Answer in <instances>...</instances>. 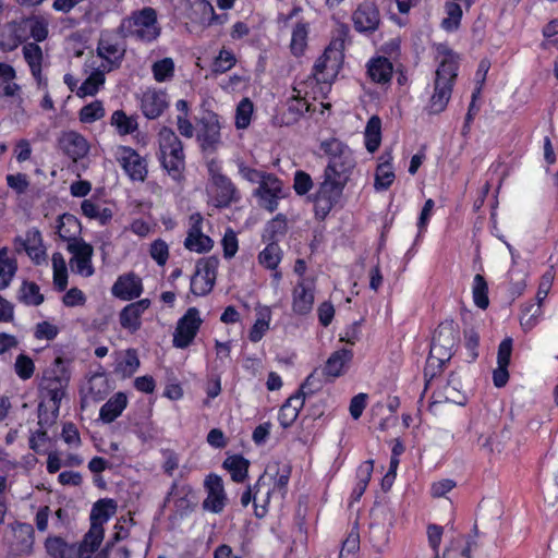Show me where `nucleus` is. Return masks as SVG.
Returning a JSON list of instances; mask_svg holds the SVG:
<instances>
[{"label": "nucleus", "mask_w": 558, "mask_h": 558, "mask_svg": "<svg viewBox=\"0 0 558 558\" xmlns=\"http://www.w3.org/2000/svg\"><path fill=\"white\" fill-rule=\"evenodd\" d=\"M142 292V279L133 272L119 276L111 288L112 295L123 301L137 299Z\"/></svg>", "instance_id": "20"}, {"label": "nucleus", "mask_w": 558, "mask_h": 558, "mask_svg": "<svg viewBox=\"0 0 558 558\" xmlns=\"http://www.w3.org/2000/svg\"><path fill=\"white\" fill-rule=\"evenodd\" d=\"M151 72L155 81L168 82L174 76V62L171 58H163L153 63Z\"/></svg>", "instance_id": "45"}, {"label": "nucleus", "mask_w": 558, "mask_h": 558, "mask_svg": "<svg viewBox=\"0 0 558 558\" xmlns=\"http://www.w3.org/2000/svg\"><path fill=\"white\" fill-rule=\"evenodd\" d=\"M149 306V299H142L124 306L119 314L121 327L131 333L136 332L142 326V315Z\"/></svg>", "instance_id": "19"}, {"label": "nucleus", "mask_w": 558, "mask_h": 558, "mask_svg": "<svg viewBox=\"0 0 558 558\" xmlns=\"http://www.w3.org/2000/svg\"><path fill=\"white\" fill-rule=\"evenodd\" d=\"M59 145L73 161L84 158L89 151L86 138L75 131L64 132L59 138Z\"/></svg>", "instance_id": "22"}, {"label": "nucleus", "mask_w": 558, "mask_h": 558, "mask_svg": "<svg viewBox=\"0 0 558 558\" xmlns=\"http://www.w3.org/2000/svg\"><path fill=\"white\" fill-rule=\"evenodd\" d=\"M140 359L135 349H128L124 356L117 362L114 372L122 377H131L140 367Z\"/></svg>", "instance_id": "38"}, {"label": "nucleus", "mask_w": 558, "mask_h": 558, "mask_svg": "<svg viewBox=\"0 0 558 558\" xmlns=\"http://www.w3.org/2000/svg\"><path fill=\"white\" fill-rule=\"evenodd\" d=\"M168 95L163 90L147 89L141 99V110L150 120L159 118L168 108Z\"/></svg>", "instance_id": "21"}, {"label": "nucleus", "mask_w": 558, "mask_h": 558, "mask_svg": "<svg viewBox=\"0 0 558 558\" xmlns=\"http://www.w3.org/2000/svg\"><path fill=\"white\" fill-rule=\"evenodd\" d=\"M159 160L162 168L175 181L183 179L185 154L183 143L171 128L162 126L158 133Z\"/></svg>", "instance_id": "4"}, {"label": "nucleus", "mask_w": 558, "mask_h": 558, "mask_svg": "<svg viewBox=\"0 0 558 558\" xmlns=\"http://www.w3.org/2000/svg\"><path fill=\"white\" fill-rule=\"evenodd\" d=\"M328 162L316 192L311 196L315 217L324 220L342 197L355 160L350 147L338 138L325 140L319 145Z\"/></svg>", "instance_id": "1"}, {"label": "nucleus", "mask_w": 558, "mask_h": 558, "mask_svg": "<svg viewBox=\"0 0 558 558\" xmlns=\"http://www.w3.org/2000/svg\"><path fill=\"white\" fill-rule=\"evenodd\" d=\"M111 125H113L120 135L132 134L137 129L136 119L128 117L123 110H116L111 116Z\"/></svg>", "instance_id": "42"}, {"label": "nucleus", "mask_w": 558, "mask_h": 558, "mask_svg": "<svg viewBox=\"0 0 558 558\" xmlns=\"http://www.w3.org/2000/svg\"><path fill=\"white\" fill-rule=\"evenodd\" d=\"M470 543L465 546H462L460 542L451 543V545L446 548L442 558H471L470 557Z\"/></svg>", "instance_id": "64"}, {"label": "nucleus", "mask_w": 558, "mask_h": 558, "mask_svg": "<svg viewBox=\"0 0 558 558\" xmlns=\"http://www.w3.org/2000/svg\"><path fill=\"white\" fill-rule=\"evenodd\" d=\"M68 251L73 255L70 260L72 270L84 277H90L95 271L92 265L93 246L81 240V243L68 245Z\"/></svg>", "instance_id": "18"}, {"label": "nucleus", "mask_w": 558, "mask_h": 558, "mask_svg": "<svg viewBox=\"0 0 558 558\" xmlns=\"http://www.w3.org/2000/svg\"><path fill=\"white\" fill-rule=\"evenodd\" d=\"M117 505L112 499H100L96 501L90 511V524L102 526L109 518L114 514Z\"/></svg>", "instance_id": "33"}, {"label": "nucleus", "mask_w": 558, "mask_h": 558, "mask_svg": "<svg viewBox=\"0 0 558 558\" xmlns=\"http://www.w3.org/2000/svg\"><path fill=\"white\" fill-rule=\"evenodd\" d=\"M308 104L300 97H293L288 102L287 112L283 113V123L287 125L298 122L308 111Z\"/></svg>", "instance_id": "40"}, {"label": "nucleus", "mask_w": 558, "mask_h": 558, "mask_svg": "<svg viewBox=\"0 0 558 558\" xmlns=\"http://www.w3.org/2000/svg\"><path fill=\"white\" fill-rule=\"evenodd\" d=\"M23 247L29 258L37 265L45 260L46 252L41 243V235L39 231L27 233V239L23 242Z\"/></svg>", "instance_id": "36"}, {"label": "nucleus", "mask_w": 558, "mask_h": 558, "mask_svg": "<svg viewBox=\"0 0 558 558\" xmlns=\"http://www.w3.org/2000/svg\"><path fill=\"white\" fill-rule=\"evenodd\" d=\"M57 230L60 239L66 241L68 245L81 243L82 239L78 235L82 232V226L74 215L66 213L59 216Z\"/></svg>", "instance_id": "25"}, {"label": "nucleus", "mask_w": 558, "mask_h": 558, "mask_svg": "<svg viewBox=\"0 0 558 558\" xmlns=\"http://www.w3.org/2000/svg\"><path fill=\"white\" fill-rule=\"evenodd\" d=\"M222 466L230 473L235 483H242L247 477L250 462L240 454L228 457Z\"/></svg>", "instance_id": "32"}, {"label": "nucleus", "mask_w": 558, "mask_h": 558, "mask_svg": "<svg viewBox=\"0 0 558 558\" xmlns=\"http://www.w3.org/2000/svg\"><path fill=\"white\" fill-rule=\"evenodd\" d=\"M204 486L207 490V497L202 504L203 509L213 513H221L228 500L222 478L211 473L206 477Z\"/></svg>", "instance_id": "15"}, {"label": "nucleus", "mask_w": 558, "mask_h": 558, "mask_svg": "<svg viewBox=\"0 0 558 558\" xmlns=\"http://www.w3.org/2000/svg\"><path fill=\"white\" fill-rule=\"evenodd\" d=\"M209 173L211 201L215 207L226 208L240 201V193L228 177L215 170L213 166L209 167Z\"/></svg>", "instance_id": "8"}, {"label": "nucleus", "mask_w": 558, "mask_h": 558, "mask_svg": "<svg viewBox=\"0 0 558 558\" xmlns=\"http://www.w3.org/2000/svg\"><path fill=\"white\" fill-rule=\"evenodd\" d=\"M381 141V120L378 116H372L365 128V147L369 153H375Z\"/></svg>", "instance_id": "34"}, {"label": "nucleus", "mask_w": 558, "mask_h": 558, "mask_svg": "<svg viewBox=\"0 0 558 558\" xmlns=\"http://www.w3.org/2000/svg\"><path fill=\"white\" fill-rule=\"evenodd\" d=\"M70 380V374L63 365V360L57 357L53 366L44 372L40 383V389L46 391L47 397L53 403V418L57 417L61 400L64 396V389Z\"/></svg>", "instance_id": "6"}, {"label": "nucleus", "mask_w": 558, "mask_h": 558, "mask_svg": "<svg viewBox=\"0 0 558 558\" xmlns=\"http://www.w3.org/2000/svg\"><path fill=\"white\" fill-rule=\"evenodd\" d=\"M45 549L51 558H78L76 544H69L60 536H48Z\"/></svg>", "instance_id": "30"}, {"label": "nucleus", "mask_w": 558, "mask_h": 558, "mask_svg": "<svg viewBox=\"0 0 558 558\" xmlns=\"http://www.w3.org/2000/svg\"><path fill=\"white\" fill-rule=\"evenodd\" d=\"M105 116V108L100 100H95L84 106L78 113L80 121L83 123H93Z\"/></svg>", "instance_id": "55"}, {"label": "nucleus", "mask_w": 558, "mask_h": 558, "mask_svg": "<svg viewBox=\"0 0 558 558\" xmlns=\"http://www.w3.org/2000/svg\"><path fill=\"white\" fill-rule=\"evenodd\" d=\"M222 247L225 258H231L238 252V239L232 230H228L222 238Z\"/></svg>", "instance_id": "63"}, {"label": "nucleus", "mask_w": 558, "mask_h": 558, "mask_svg": "<svg viewBox=\"0 0 558 558\" xmlns=\"http://www.w3.org/2000/svg\"><path fill=\"white\" fill-rule=\"evenodd\" d=\"M88 393L94 401H101L110 390L107 377L104 374H95L88 381Z\"/></svg>", "instance_id": "43"}, {"label": "nucleus", "mask_w": 558, "mask_h": 558, "mask_svg": "<svg viewBox=\"0 0 558 558\" xmlns=\"http://www.w3.org/2000/svg\"><path fill=\"white\" fill-rule=\"evenodd\" d=\"M258 197L259 206L272 213L278 207V201L282 197V182L275 174H267L260 185L254 191Z\"/></svg>", "instance_id": "17"}, {"label": "nucleus", "mask_w": 558, "mask_h": 558, "mask_svg": "<svg viewBox=\"0 0 558 558\" xmlns=\"http://www.w3.org/2000/svg\"><path fill=\"white\" fill-rule=\"evenodd\" d=\"M307 25L304 23H298L292 32L291 38V51L294 56H300L303 53L304 48L306 47L307 39Z\"/></svg>", "instance_id": "54"}, {"label": "nucleus", "mask_w": 558, "mask_h": 558, "mask_svg": "<svg viewBox=\"0 0 558 558\" xmlns=\"http://www.w3.org/2000/svg\"><path fill=\"white\" fill-rule=\"evenodd\" d=\"M252 114H253V102L248 98H243L236 107V113H235L236 129H246L251 123Z\"/></svg>", "instance_id": "56"}, {"label": "nucleus", "mask_w": 558, "mask_h": 558, "mask_svg": "<svg viewBox=\"0 0 558 558\" xmlns=\"http://www.w3.org/2000/svg\"><path fill=\"white\" fill-rule=\"evenodd\" d=\"M236 63L235 56L233 52L221 49L219 54L214 59L211 64V72L214 74H222L232 69Z\"/></svg>", "instance_id": "51"}, {"label": "nucleus", "mask_w": 558, "mask_h": 558, "mask_svg": "<svg viewBox=\"0 0 558 558\" xmlns=\"http://www.w3.org/2000/svg\"><path fill=\"white\" fill-rule=\"evenodd\" d=\"M353 353L349 349H340L331 353L322 369V375L335 379L344 373V368L352 361Z\"/></svg>", "instance_id": "23"}, {"label": "nucleus", "mask_w": 558, "mask_h": 558, "mask_svg": "<svg viewBox=\"0 0 558 558\" xmlns=\"http://www.w3.org/2000/svg\"><path fill=\"white\" fill-rule=\"evenodd\" d=\"M104 83L105 75L101 72H94L77 88L76 95L81 98L94 96Z\"/></svg>", "instance_id": "47"}, {"label": "nucleus", "mask_w": 558, "mask_h": 558, "mask_svg": "<svg viewBox=\"0 0 558 558\" xmlns=\"http://www.w3.org/2000/svg\"><path fill=\"white\" fill-rule=\"evenodd\" d=\"M269 322H270V311L268 307L258 312V317L255 322V324L252 326L248 339L252 342H258L262 340L266 331L269 329Z\"/></svg>", "instance_id": "46"}, {"label": "nucleus", "mask_w": 558, "mask_h": 558, "mask_svg": "<svg viewBox=\"0 0 558 558\" xmlns=\"http://www.w3.org/2000/svg\"><path fill=\"white\" fill-rule=\"evenodd\" d=\"M17 269L16 260L8 257L7 247L0 250V290L5 289Z\"/></svg>", "instance_id": "39"}, {"label": "nucleus", "mask_w": 558, "mask_h": 558, "mask_svg": "<svg viewBox=\"0 0 558 558\" xmlns=\"http://www.w3.org/2000/svg\"><path fill=\"white\" fill-rule=\"evenodd\" d=\"M292 310L298 315H306L312 311L314 303V293L304 281H300L293 289Z\"/></svg>", "instance_id": "27"}, {"label": "nucleus", "mask_w": 558, "mask_h": 558, "mask_svg": "<svg viewBox=\"0 0 558 558\" xmlns=\"http://www.w3.org/2000/svg\"><path fill=\"white\" fill-rule=\"evenodd\" d=\"M219 259L216 256L201 258L196 264L195 275L191 280V291L195 295H206L209 293L216 281Z\"/></svg>", "instance_id": "9"}, {"label": "nucleus", "mask_w": 558, "mask_h": 558, "mask_svg": "<svg viewBox=\"0 0 558 558\" xmlns=\"http://www.w3.org/2000/svg\"><path fill=\"white\" fill-rule=\"evenodd\" d=\"M395 180V173L392 171L390 162L387 160L380 163L376 169L374 186L377 191L387 190Z\"/></svg>", "instance_id": "48"}, {"label": "nucleus", "mask_w": 558, "mask_h": 558, "mask_svg": "<svg viewBox=\"0 0 558 558\" xmlns=\"http://www.w3.org/2000/svg\"><path fill=\"white\" fill-rule=\"evenodd\" d=\"M343 49H344V40L341 38L332 39L330 41V44L328 45V47L325 49L324 52L333 59V64L331 65V70H335L338 62L342 59Z\"/></svg>", "instance_id": "62"}, {"label": "nucleus", "mask_w": 558, "mask_h": 558, "mask_svg": "<svg viewBox=\"0 0 558 558\" xmlns=\"http://www.w3.org/2000/svg\"><path fill=\"white\" fill-rule=\"evenodd\" d=\"M9 535L5 536L10 550L17 555H28L33 550L35 531L32 524L13 522L8 525Z\"/></svg>", "instance_id": "11"}, {"label": "nucleus", "mask_w": 558, "mask_h": 558, "mask_svg": "<svg viewBox=\"0 0 558 558\" xmlns=\"http://www.w3.org/2000/svg\"><path fill=\"white\" fill-rule=\"evenodd\" d=\"M17 299L25 305L38 306L44 302V295L40 293L39 286L33 281H23Z\"/></svg>", "instance_id": "37"}, {"label": "nucleus", "mask_w": 558, "mask_h": 558, "mask_svg": "<svg viewBox=\"0 0 558 558\" xmlns=\"http://www.w3.org/2000/svg\"><path fill=\"white\" fill-rule=\"evenodd\" d=\"M128 405V397L124 392L114 393L99 411V418L104 423H112L119 417Z\"/></svg>", "instance_id": "28"}, {"label": "nucleus", "mask_w": 558, "mask_h": 558, "mask_svg": "<svg viewBox=\"0 0 558 558\" xmlns=\"http://www.w3.org/2000/svg\"><path fill=\"white\" fill-rule=\"evenodd\" d=\"M105 535L104 526L90 524L88 532L84 535L82 542L76 545L78 558H92L93 554L98 549Z\"/></svg>", "instance_id": "26"}, {"label": "nucleus", "mask_w": 558, "mask_h": 558, "mask_svg": "<svg viewBox=\"0 0 558 558\" xmlns=\"http://www.w3.org/2000/svg\"><path fill=\"white\" fill-rule=\"evenodd\" d=\"M97 54L119 68L125 56V47L110 37L101 36L97 44Z\"/></svg>", "instance_id": "24"}, {"label": "nucleus", "mask_w": 558, "mask_h": 558, "mask_svg": "<svg viewBox=\"0 0 558 558\" xmlns=\"http://www.w3.org/2000/svg\"><path fill=\"white\" fill-rule=\"evenodd\" d=\"M458 65L453 60L445 59L436 71L434 94L427 107L428 113L442 112L451 97L453 82L457 77Z\"/></svg>", "instance_id": "5"}, {"label": "nucleus", "mask_w": 558, "mask_h": 558, "mask_svg": "<svg viewBox=\"0 0 558 558\" xmlns=\"http://www.w3.org/2000/svg\"><path fill=\"white\" fill-rule=\"evenodd\" d=\"M151 258L159 265L163 266L169 257V247L168 244L161 240L157 239L150 244L149 250Z\"/></svg>", "instance_id": "61"}, {"label": "nucleus", "mask_w": 558, "mask_h": 558, "mask_svg": "<svg viewBox=\"0 0 558 558\" xmlns=\"http://www.w3.org/2000/svg\"><path fill=\"white\" fill-rule=\"evenodd\" d=\"M203 216L194 213L190 216V228L184 240V247L198 254L207 253L214 247V241L202 231Z\"/></svg>", "instance_id": "14"}, {"label": "nucleus", "mask_w": 558, "mask_h": 558, "mask_svg": "<svg viewBox=\"0 0 558 558\" xmlns=\"http://www.w3.org/2000/svg\"><path fill=\"white\" fill-rule=\"evenodd\" d=\"M117 160L132 181L143 182L147 178V161L134 148L120 146Z\"/></svg>", "instance_id": "12"}, {"label": "nucleus", "mask_w": 558, "mask_h": 558, "mask_svg": "<svg viewBox=\"0 0 558 558\" xmlns=\"http://www.w3.org/2000/svg\"><path fill=\"white\" fill-rule=\"evenodd\" d=\"M360 549V535L357 532H351L343 541L339 558H356Z\"/></svg>", "instance_id": "58"}, {"label": "nucleus", "mask_w": 558, "mask_h": 558, "mask_svg": "<svg viewBox=\"0 0 558 558\" xmlns=\"http://www.w3.org/2000/svg\"><path fill=\"white\" fill-rule=\"evenodd\" d=\"M14 368H15L16 375L21 379L26 380L33 376L34 371H35V365H34L33 360L29 356H27L25 354H20V355H17V357L15 360Z\"/></svg>", "instance_id": "59"}, {"label": "nucleus", "mask_w": 558, "mask_h": 558, "mask_svg": "<svg viewBox=\"0 0 558 558\" xmlns=\"http://www.w3.org/2000/svg\"><path fill=\"white\" fill-rule=\"evenodd\" d=\"M23 56L29 69L38 72V66L43 63V50L36 43H28L23 46Z\"/></svg>", "instance_id": "57"}, {"label": "nucleus", "mask_w": 558, "mask_h": 558, "mask_svg": "<svg viewBox=\"0 0 558 558\" xmlns=\"http://www.w3.org/2000/svg\"><path fill=\"white\" fill-rule=\"evenodd\" d=\"M275 476L265 472L263 475L267 476V483L270 484L271 495L279 493L280 498L283 499L286 495V488L289 483L291 469L289 465L282 468L276 466Z\"/></svg>", "instance_id": "35"}, {"label": "nucleus", "mask_w": 558, "mask_h": 558, "mask_svg": "<svg viewBox=\"0 0 558 558\" xmlns=\"http://www.w3.org/2000/svg\"><path fill=\"white\" fill-rule=\"evenodd\" d=\"M446 12L448 17L444 19L441 22V26L444 29L451 32L459 27L461 17H462V9L461 7L453 2L449 1L446 3Z\"/></svg>", "instance_id": "53"}, {"label": "nucleus", "mask_w": 558, "mask_h": 558, "mask_svg": "<svg viewBox=\"0 0 558 558\" xmlns=\"http://www.w3.org/2000/svg\"><path fill=\"white\" fill-rule=\"evenodd\" d=\"M488 286L485 280V278L477 274L474 277V284H473V299L476 306H478L482 310L487 308L489 304L488 300Z\"/></svg>", "instance_id": "50"}, {"label": "nucleus", "mask_w": 558, "mask_h": 558, "mask_svg": "<svg viewBox=\"0 0 558 558\" xmlns=\"http://www.w3.org/2000/svg\"><path fill=\"white\" fill-rule=\"evenodd\" d=\"M271 497L270 484L267 483V476L260 475L254 487L248 486L241 496V505L247 507L251 501H254L255 515L264 518L267 513V506Z\"/></svg>", "instance_id": "13"}, {"label": "nucleus", "mask_w": 558, "mask_h": 558, "mask_svg": "<svg viewBox=\"0 0 558 558\" xmlns=\"http://www.w3.org/2000/svg\"><path fill=\"white\" fill-rule=\"evenodd\" d=\"M202 323L198 310L190 307L177 323L172 340L173 345L178 349L187 348L195 339Z\"/></svg>", "instance_id": "10"}, {"label": "nucleus", "mask_w": 558, "mask_h": 558, "mask_svg": "<svg viewBox=\"0 0 558 558\" xmlns=\"http://www.w3.org/2000/svg\"><path fill=\"white\" fill-rule=\"evenodd\" d=\"M459 342V326L453 319L440 323L434 332L429 356L424 369L425 377H435L438 371L451 359L453 349Z\"/></svg>", "instance_id": "2"}, {"label": "nucleus", "mask_w": 558, "mask_h": 558, "mask_svg": "<svg viewBox=\"0 0 558 558\" xmlns=\"http://www.w3.org/2000/svg\"><path fill=\"white\" fill-rule=\"evenodd\" d=\"M287 231V219L282 214H278L274 219H271L265 228L263 239L268 242L276 241L277 235H283Z\"/></svg>", "instance_id": "49"}, {"label": "nucleus", "mask_w": 558, "mask_h": 558, "mask_svg": "<svg viewBox=\"0 0 558 558\" xmlns=\"http://www.w3.org/2000/svg\"><path fill=\"white\" fill-rule=\"evenodd\" d=\"M320 376L323 375L322 373H318V369L312 372L295 393L301 395V397L305 400L307 396H312L319 391L324 386V381Z\"/></svg>", "instance_id": "52"}, {"label": "nucleus", "mask_w": 558, "mask_h": 558, "mask_svg": "<svg viewBox=\"0 0 558 558\" xmlns=\"http://www.w3.org/2000/svg\"><path fill=\"white\" fill-rule=\"evenodd\" d=\"M117 33L121 38H133L145 44L155 41L161 34L157 11L151 7L133 11L122 19Z\"/></svg>", "instance_id": "3"}, {"label": "nucleus", "mask_w": 558, "mask_h": 558, "mask_svg": "<svg viewBox=\"0 0 558 558\" xmlns=\"http://www.w3.org/2000/svg\"><path fill=\"white\" fill-rule=\"evenodd\" d=\"M392 70V63L386 57L374 58L367 64V73L371 80L378 84L390 82Z\"/></svg>", "instance_id": "31"}, {"label": "nucleus", "mask_w": 558, "mask_h": 558, "mask_svg": "<svg viewBox=\"0 0 558 558\" xmlns=\"http://www.w3.org/2000/svg\"><path fill=\"white\" fill-rule=\"evenodd\" d=\"M304 401L301 395L294 393L281 405L278 420L283 428L290 427L295 422Z\"/></svg>", "instance_id": "29"}, {"label": "nucleus", "mask_w": 558, "mask_h": 558, "mask_svg": "<svg viewBox=\"0 0 558 558\" xmlns=\"http://www.w3.org/2000/svg\"><path fill=\"white\" fill-rule=\"evenodd\" d=\"M313 185L312 177L307 172L298 170L294 173L293 189L298 195L303 196L307 194L313 189Z\"/></svg>", "instance_id": "60"}, {"label": "nucleus", "mask_w": 558, "mask_h": 558, "mask_svg": "<svg viewBox=\"0 0 558 558\" xmlns=\"http://www.w3.org/2000/svg\"><path fill=\"white\" fill-rule=\"evenodd\" d=\"M22 23L36 41H44L48 37V22L44 17L32 16L23 20Z\"/></svg>", "instance_id": "41"}, {"label": "nucleus", "mask_w": 558, "mask_h": 558, "mask_svg": "<svg viewBox=\"0 0 558 558\" xmlns=\"http://www.w3.org/2000/svg\"><path fill=\"white\" fill-rule=\"evenodd\" d=\"M198 126L196 141L202 153L205 155L215 154L222 145L219 116L213 111H207L198 120Z\"/></svg>", "instance_id": "7"}, {"label": "nucleus", "mask_w": 558, "mask_h": 558, "mask_svg": "<svg viewBox=\"0 0 558 558\" xmlns=\"http://www.w3.org/2000/svg\"><path fill=\"white\" fill-rule=\"evenodd\" d=\"M259 263L268 269H276L281 260V250L276 241L268 245L258 255Z\"/></svg>", "instance_id": "44"}, {"label": "nucleus", "mask_w": 558, "mask_h": 558, "mask_svg": "<svg viewBox=\"0 0 558 558\" xmlns=\"http://www.w3.org/2000/svg\"><path fill=\"white\" fill-rule=\"evenodd\" d=\"M353 25L359 33H374L380 24V14L374 1L366 0L359 4L352 14Z\"/></svg>", "instance_id": "16"}]
</instances>
